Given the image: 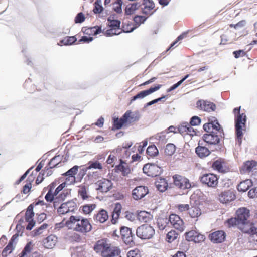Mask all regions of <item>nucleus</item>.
Masks as SVG:
<instances>
[{
  "label": "nucleus",
  "instance_id": "nucleus-2",
  "mask_svg": "<svg viewBox=\"0 0 257 257\" xmlns=\"http://www.w3.org/2000/svg\"><path fill=\"white\" fill-rule=\"evenodd\" d=\"M65 225L69 229L83 233L90 231L92 228L89 221L79 216H71Z\"/></svg>",
  "mask_w": 257,
  "mask_h": 257
},
{
  "label": "nucleus",
  "instance_id": "nucleus-19",
  "mask_svg": "<svg viewBox=\"0 0 257 257\" xmlns=\"http://www.w3.org/2000/svg\"><path fill=\"white\" fill-rule=\"evenodd\" d=\"M209 237L213 243H221L225 240L226 234L223 231H217L210 234Z\"/></svg>",
  "mask_w": 257,
  "mask_h": 257
},
{
  "label": "nucleus",
  "instance_id": "nucleus-55",
  "mask_svg": "<svg viewBox=\"0 0 257 257\" xmlns=\"http://www.w3.org/2000/svg\"><path fill=\"white\" fill-rule=\"evenodd\" d=\"M200 123L201 119L197 116H194L191 118L189 124L191 125L196 126L200 124Z\"/></svg>",
  "mask_w": 257,
  "mask_h": 257
},
{
  "label": "nucleus",
  "instance_id": "nucleus-60",
  "mask_svg": "<svg viewBox=\"0 0 257 257\" xmlns=\"http://www.w3.org/2000/svg\"><path fill=\"white\" fill-rule=\"evenodd\" d=\"M55 196L54 193H53V192H51V190H49L48 193L46 194L45 198L47 201L52 202L54 200V197Z\"/></svg>",
  "mask_w": 257,
  "mask_h": 257
},
{
  "label": "nucleus",
  "instance_id": "nucleus-63",
  "mask_svg": "<svg viewBox=\"0 0 257 257\" xmlns=\"http://www.w3.org/2000/svg\"><path fill=\"white\" fill-rule=\"evenodd\" d=\"M147 215H148V214L146 212L141 211L140 213H138V218L140 220L142 219V221H143L144 222H147Z\"/></svg>",
  "mask_w": 257,
  "mask_h": 257
},
{
  "label": "nucleus",
  "instance_id": "nucleus-36",
  "mask_svg": "<svg viewBox=\"0 0 257 257\" xmlns=\"http://www.w3.org/2000/svg\"><path fill=\"white\" fill-rule=\"evenodd\" d=\"M257 245V229H255L251 235H250L248 238V247L250 249H252V245Z\"/></svg>",
  "mask_w": 257,
  "mask_h": 257
},
{
  "label": "nucleus",
  "instance_id": "nucleus-17",
  "mask_svg": "<svg viewBox=\"0 0 257 257\" xmlns=\"http://www.w3.org/2000/svg\"><path fill=\"white\" fill-rule=\"evenodd\" d=\"M112 185V183L110 180L102 178L97 181V190L101 192H107L111 188Z\"/></svg>",
  "mask_w": 257,
  "mask_h": 257
},
{
  "label": "nucleus",
  "instance_id": "nucleus-14",
  "mask_svg": "<svg viewBox=\"0 0 257 257\" xmlns=\"http://www.w3.org/2000/svg\"><path fill=\"white\" fill-rule=\"evenodd\" d=\"M218 199L221 203L227 204L235 199V195L233 191L228 190L222 192L219 195Z\"/></svg>",
  "mask_w": 257,
  "mask_h": 257
},
{
  "label": "nucleus",
  "instance_id": "nucleus-61",
  "mask_svg": "<svg viewBox=\"0 0 257 257\" xmlns=\"http://www.w3.org/2000/svg\"><path fill=\"white\" fill-rule=\"evenodd\" d=\"M93 40L92 36H84L81 37L79 40V43H89Z\"/></svg>",
  "mask_w": 257,
  "mask_h": 257
},
{
  "label": "nucleus",
  "instance_id": "nucleus-29",
  "mask_svg": "<svg viewBox=\"0 0 257 257\" xmlns=\"http://www.w3.org/2000/svg\"><path fill=\"white\" fill-rule=\"evenodd\" d=\"M256 162L254 161H246L242 167V170L244 173L250 172L256 166Z\"/></svg>",
  "mask_w": 257,
  "mask_h": 257
},
{
  "label": "nucleus",
  "instance_id": "nucleus-47",
  "mask_svg": "<svg viewBox=\"0 0 257 257\" xmlns=\"http://www.w3.org/2000/svg\"><path fill=\"white\" fill-rule=\"evenodd\" d=\"M189 123L187 122L182 123L178 127V132L182 135H187V131L188 129Z\"/></svg>",
  "mask_w": 257,
  "mask_h": 257
},
{
  "label": "nucleus",
  "instance_id": "nucleus-44",
  "mask_svg": "<svg viewBox=\"0 0 257 257\" xmlns=\"http://www.w3.org/2000/svg\"><path fill=\"white\" fill-rule=\"evenodd\" d=\"M48 225L46 223H44L42 225H41L38 228L32 231L33 236H35L39 235L41 234H42L43 232V230L46 229L48 227Z\"/></svg>",
  "mask_w": 257,
  "mask_h": 257
},
{
  "label": "nucleus",
  "instance_id": "nucleus-16",
  "mask_svg": "<svg viewBox=\"0 0 257 257\" xmlns=\"http://www.w3.org/2000/svg\"><path fill=\"white\" fill-rule=\"evenodd\" d=\"M96 169V161H89L86 165L83 166L82 170L83 171V175L87 174V175L90 178H93L95 176V172L93 170Z\"/></svg>",
  "mask_w": 257,
  "mask_h": 257
},
{
  "label": "nucleus",
  "instance_id": "nucleus-33",
  "mask_svg": "<svg viewBox=\"0 0 257 257\" xmlns=\"http://www.w3.org/2000/svg\"><path fill=\"white\" fill-rule=\"evenodd\" d=\"M34 205L33 204H30L27 208L25 213V219L27 221L33 220L34 212H33Z\"/></svg>",
  "mask_w": 257,
  "mask_h": 257
},
{
  "label": "nucleus",
  "instance_id": "nucleus-6",
  "mask_svg": "<svg viewBox=\"0 0 257 257\" xmlns=\"http://www.w3.org/2000/svg\"><path fill=\"white\" fill-rule=\"evenodd\" d=\"M143 170L145 174L152 177L159 176L162 171L161 167L154 164H147L145 165Z\"/></svg>",
  "mask_w": 257,
  "mask_h": 257
},
{
  "label": "nucleus",
  "instance_id": "nucleus-40",
  "mask_svg": "<svg viewBox=\"0 0 257 257\" xmlns=\"http://www.w3.org/2000/svg\"><path fill=\"white\" fill-rule=\"evenodd\" d=\"M108 25L110 28H112L117 29L118 31H120V21L118 20H111L110 18L108 19Z\"/></svg>",
  "mask_w": 257,
  "mask_h": 257
},
{
  "label": "nucleus",
  "instance_id": "nucleus-15",
  "mask_svg": "<svg viewBox=\"0 0 257 257\" xmlns=\"http://www.w3.org/2000/svg\"><path fill=\"white\" fill-rule=\"evenodd\" d=\"M121 237L125 244H131L133 242L134 235H133L131 229L127 227L123 226L120 229Z\"/></svg>",
  "mask_w": 257,
  "mask_h": 257
},
{
  "label": "nucleus",
  "instance_id": "nucleus-56",
  "mask_svg": "<svg viewBox=\"0 0 257 257\" xmlns=\"http://www.w3.org/2000/svg\"><path fill=\"white\" fill-rule=\"evenodd\" d=\"M85 20L84 14L80 12L79 13L75 18V22L76 23H81Z\"/></svg>",
  "mask_w": 257,
  "mask_h": 257
},
{
  "label": "nucleus",
  "instance_id": "nucleus-58",
  "mask_svg": "<svg viewBox=\"0 0 257 257\" xmlns=\"http://www.w3.org/2000/svg\"><path fill=\"white\" fill-rule=\"evenodd\" d=\"M78 194L84 200L88 198L86 189L84 187H82L78 191Z\"/></svg>",
  "mask_w": 257,
  "mask_h": 257
},
{
  "label": "nucleus",
  "instance_id": "nucleus-35",
  "mask_svg": "<svg viewBox=\"0 0 257 257\" xmlns=\"http://www.w3.org/2000/svg\"><path fill=\"white\" fill-rule=\"evenodd\" d=\"M139 5L137 3L130 4L125 7V12L126 15H131L139 8Z\"/></svg>",
  "mask_w": 257,
  "mask_h": 257
},
{
  "label": "nucleus",
  "instance_id": "nucleus-41",
  "mask_svg": "<svg viewBox=\"0 0 257 257\" xmlns=\"http://www.w3.org/2000/svg\"><path fill=\"white\" fill-rule=\"evenodd\" d=\"M212 131L215 132V133L219 135L220 136H224L223 129L221 127L218 121L212 123Z\"/></svg>",
  "mask_w": 257,
  "mask_h": 257
},
{
  "label": "nucleus",
  "instance_id": "nucleus-22",
  "mask_svg": "<svg viewBox=\"0 0 257 257\" xmlns=\"http://www.w3.org/2000/svg\"><path fill=\"white\" fill-rule=\"evenodd\" d=\"M57 241V237L54 235H50L43 240V244L45 248L51 249L55 245Z\"/></svg>",
  "mask_w": 257,
  "mask_h": 257
},
{
  "label": "nucleus",
  "instance_id": "nucleus-11",
  "mask_svg": "<svg viewBox=\"0 0 257 257\" xmlns=\"http://www.w3.org/2000/svg\"><path fill=\"white\" fill-rule=\"evenodd\" d=\"M149 193L148 187L144 186H139L134 188L132 193L133 198L135 200H139L144 197Z\"/></svg>",
  "mask_w": 257,
  "mask_h": 257
},
{
  "label": "nucleus",
  "instance_id": "nucleus-12",
  "mask_svg": "<svg viewBox=\"0 0 257 257\" xmlns=\"http://www.w3.org/2000/svg\"><path fill=\"white\" fill-rule=\"evenodd\" d=\"M223 136H220L215 133V132L211 131L210 134H204L202 138L204 142L209 144H217L219 143L220 139Z\"/></svg>",
  "mask_w": 257,
  "mask_h": 257
},
{
  "label": "nucleus",
  "instance_id": "nucleus-24",
  "mask_svg": "<svg viewBox=\"0 0 257 257\" xmlns=\"http://www.w3.org/2000/svg\"><path fill=\"white\" fill-rule=\"evenodd\" d=\"M117 172H121L123 176H126L130 172V169L127 163L121 161L120 163L116 166Z\"/></svg>",
  "mask_w": 257,
  "mask_h": 257
},
{
  "label": "nucleus",
  "instance_id": "nucleus-34",
  "mask_svg": "<svg viewBox=\"0 0 257 257\" xmlns=\"http://www.w3.org/2000/svg\"><path fill=\"white\" fill-rule=\"evenodd\" d=\"M108 218V215L106 210L101 209L97 213V221L98 220L100 223H104Z\"/></svg>",
  "mask_w": 257,
  "mask_h": 257
},
{
  "label": "nucleus",
  "instance_id": "nucleus-8",
  "mask_svg": "<svg viewBox=\"0 0 257 257\" xmlns=\"http://www.w3.org/2000/svg\"><path fill=\"white\" fill-rule=\"evenodd\" d=\"M76 208V203L70 200L62 203L60 206L58 207L57 212L60 215H63L70 212H73Z\"/></svg>",
  "mask_w": 257,
  "mask_h": 257
},
{
  "label": "nucleus",
  "instance_id": "nucleus-31",
  "mask_svg": "<svg viewBox=\"0 0 257 257\" xmlns=\"http://www.w3.org/2000/svg\"><path fill=\"white\" fill-rule=\"evenodd\" d=\"M33 246L32 242L27 243L22 252L19 254V257H27L28 254L32 250Z\"/></svg>",
  "mask_w": 257,
  "mask_h": 257
},
{
  "label": "nucleus",
  "instance_id": "nucleus-53",
  "mask_svg": "<svg viewBox=\"0 0 257 257\" xmlns=\"http://www.w3.org/2000/svg\"><path fill=\"white\" fill-rule=\"evenodd\" d=\"M213 168L219 172H222L223 171V167L222 163L218 160L215 161L212 165Z\"/></svg>",
  "mask_w": 257,
  "mask_h": 257
},
{
  "label": "nucleus",
  "instance_id": "nucleus-49",
  "mask_svg": "<svg viewBox=\"0 0 257 257\" xmlns=\"http://www.w3.org/2000/svg\"><path fill=\"white\" fill-rule=\"evenodd\" d=\"M121 31H118L116 29L110 28V29L107 30L106 31L104 32V34L106 36H111L113 35H119L121 32Z\"/></svg>",
  "mask_w": 257,
  "mask_h": 257
},
{
  "label": "nucleus",
  "instance_id": "nucleus-4",
  "mask_svg": "<svg viewBox=\"0 0 257 257\" xmlns=\"http://www.w3.org/2000/svg\"><path fill=\"white\" fill-rule=\"evenodd\" d=\"M155 234V230L153 227L147 224L138 227L136 229L137 236L142 239H149Z\"/></svg>",
  "mask_w": 257,
  "mask_h": 257
},
{
  "label": "nucleus",
  "instance_id": "nucleus-10",
  "mask_svg": "<svg viewBox=\"0 0 257 257\" xmlns=\"http://www.w3.org/2000/svg\"><path fill=\"white\" fill-rule=\"evenodd\" d=\"M169 222L172 226L180 232L184 229V225L183 220L177 215L171 214L169 216Z\"/></svg>",
  "mask_w": 257,
  "mask_h": 257
},
{
  "label": "nucleus",
  "instance_id": "nucleus-27",
  "mask_svg": "<svg viewBox=\"0 0 257 257\" xmlns=\"http://www.w3.org/2000/svg\"><path fill=\"white\" fill-rule=\"evenodd\" d=\"M196 153L200 158H203L210 154V151L207 148L199 145L196 148Z\"/></svg>",
  "mask_w": 257,
  "mask_h": 257
},
{
  "label": "nucleus",
  "instance_id": "nucleus-30",
  "mask_svg": "<svg viewBox=\"0 0 257 257\" xmlns=\"http://www.w3.org/2000/svg\"><path fill=\"white\" fill-rule=\"evenodd\" d=\"M169 222V218L168 219L167 217H160L157 219V224L158 228L160 230H163L166 228Z\"/></svg>",
  "mask_w": 257,
  "mask_h": 257
},
{
  "label": "nucleus",
  "instance_id": "nucleus-25",
  "mask_svg": "<svg viewBox=\"0 0 257 257\" xmlns=\"http://www.w3.org/2000/svg\"><path fill=\"white\" fill-rule=\"evenodd\" d=\"M63 157V156L58 155L55 156L52 159H51L49 162V168H47V170L57 167L62 161Z\"/></svg>",
  "mask_w": 257,
  "mask_h": 257
},
{
  "label": "nucleus",
  "instance_id": "nucleus-28",
  "mask_svg": "<svg viewBox=\"0 0 257 257\" xmlns=\"http://www.w3.org/2000/svg\"><path fill=\"white\" fill-rule=\"evenodd\" d=\"M155 185L157 189L162 192L165 191L168 187V184L164 178H160L159 180L155 182Z\"/></svg>",
  "mask_w": 257,
  "mask_h": 257
},
{
  "label": "nucleus",
  "instance_id": "nucleus-42",
  "mask_svg": "<svg viewBox=\"0 0 257 257\" xmlns=\"http://www.w3.org/2000/svg\"><path fill=\"white\" fill-rule=\"evenodd\" d=\"M123 2L122 0H116L112 4L113 10L117 13L122 12V5Z\"/></svg>",
  "mask_w": 257,
  "mask_h": 257
},
{
  "label": "nucleus",
  "instance_id": "nucleus-57",
  "mask_svg": "<svg viewBox=\"0 0 257 257\" xmlns=\"http://www.w3.org/2000/svg\"><path fill=\"white\" fill-rule=\"evenodd\" d=\"M146 18L142 16H136L134 18V22L139 26L146 20Z\"/></svg>",
  "mask_w": 257,
  "mask_h": 257
},
{
  "label": "nucleus",
  "instance_id": "nucleus-32",
  "mask_svg": "<svg viewBox=\"0 0 257 257\" xmlns=\"http://www.w3.org/2000/svg\"><path fill=\"white\" fill-rule=\"evenodd\" d=\"M113 129H120L122 127L123 125L127 123L125 119L123 118V116L120 118H113Z\"/></svg>",
  "mask_w": 257,
  "mask_h": 257
},
{
  "label": "nucleus",
  "instance_id": "nucleus-64",
  "mask_svg": "<svg viewBox=\"0 0 257 257\" xmlns=\"http://www.w3.org/2000/svg\"><path fill=\"white\" fill-rule=\"evenodd\" d=\"M248 195L250 198H254L257 196V188H254L249 190Z\"/></svg>",
  "mask_w": 257,
  "mask_h": 257
},
{
  "label": "nucleus",
  "instance_id": "nucleus-3",
  "mask_svg": "<svg viewBox=\"0 0 257 257\" xmlns=\"http://www.w3.org/2000/svg\"><path fill=\"white\" fill-rule=\"evenodd\" d=\"M240 107L235 108L233 109V113L235 115V130L236 134V141L240 145L242 142V137L243 136V127L245 126L246 121V115L244 113H240Z\"/></svg>",
  "mask_w": 257,
  "mask_h": 257
},
{
  "label": "nucleus",
  "instance_id": "nucleus-18",
  "mask_svg": "<svg viewBox=\"0 0 257 257\" xmlns=\"http://www.w3.org/2000/svg\"><path fill=\"white\" fill-rule=\"evenodd\" d=\"M140 118V114L138 111L132 112L127 111L123 115V118L125 119L127 123H132L138 121Z\"/></svg>",
  "mask_w": 257,
  "mask_h": 257
},
{
  "label": "nucleus",
  "instance_id": "nucleus-21",
  "mask_svg": "<svg viewBox=\"0 0 257 257\" xmlns=\"http://www.w3.org/2000/svg\"><path fill=\"white\" fill-rule=\"evenodd\" d=\"M239 228L242 232L249 234L250 235H251L256 229L253 224L247 222V221L243 224L241 223Z\"/></svg>",
  "mask_w": 257,
  "mask_h": 257
},
{
  "label": "nucleus",
  "instance_id": "nucleus-51",
  "mask_svg": "<svg viewBox=\"0 0 257 257\" xmlns=\"http://www.w3.org/2000/svg\"><path fill=\"white\" fill-rule=\"evenodd\" d=\"M197 231L191 230L185 233L186 239L189 241H194V238H196Z\"/></svg>",
  "mask_w": 257,
  "mask_h": 257
},
{
  "label": "nucleus",
  "instance_id": "nucleus-20",
  "mask_svg": "<svg viewBox=\"0 0 257 257\" xmlns=\"http://www.w3.org/2000/svg\"><path fill=\"white\" fill-rule=\"evenodd\" d=\"M249 210L245 208H240L237 210L236 218L240 224H243L247 221L249 217Z\"/></svg>",
  "mask_w": 257,
  "mask_h": 257
},
{
  "label": "nucleus",
  "instance_id": "nucleus-26",
  "mask_svg": "<svg viewBox=\"0 0 257 257\" xmlns=\"http://www.w3.org/2000/svg\"><path fill=\"white\" fill-rule=\"evenodd\" d=\"M252 185L251 180L246 179L242 182H241L238 185L237 189L239 191L245 192Z\"/></svg>",
  "mask_w": 257,
  "mask_h": 257
},
{
  "label": "nucleus",
  "instance_id": "nucleus-50",
  "mask_svg": "<svg viewBox=\"0 0 257 257\" xmlns=\"http://www.w3.org/2000/svg\"><path fill=\"white\" fill-rule=\"evenodd\" d=\"M95 208V204H87L82 207V211L85 214H89Z\"/></svg>",
  "mask_w": 257,
  "mask_h": 257
},
{
  "label": "nucleus",
  "instance_id": "nucleus-45",
  "mask_svg": "<svg viewBox=\"0 0 257 257\" xmlns=\"http://www.w3.org/2000/svg\"><path fill=\"white\" fill-rule=\"evenodd\" d=\"M178 237V234L174 230H171L169 231L166 236V240L168 242H172L175 240Z\"/></svg>",
  "mask_w": 257,
  "mask_h": 257
},
{
  "label": "nucleus",
  "instance_id": "nucleus-9",
  "mask_svg": "<svg viewBox=\"0 0 257 257\" xmlns=\"http://www.w3.org/2000/svg\"><path fill=\"white\" fill-rule=\"evenodd\" d=\"M196 107L200 110L209 112L215 111L216 105L209 101L200 99L197 101Z\"/></svg>",
  "mask_w": 257,
  "mask_h": 257
},
{
  "label": "nucleus",
  "instance_id": "nucleus-38",
  "mask_svg": "<svg viewBox=\"0 0 257 257\" xmlns=\"http://www.w3.org/2000/svg\"><path fill=\"white\" fill-rule=\"evenodd\" d=\"M189 213L192 218L198 217L201 214V210L197 206H193L189 209Z\"/></svg>",
  "mask_w": 257,
  "mask_h": 257
},
{
  "label": "nucleus",
  "instance_id": "nucleus-1",
  "mask_svg": "<svg viewBox=\"0 0 257 257\" xmlns=\"http://www.w3.org/2000/svg\"><path fill=\"white\" fill-rule=\"evenodd\" d=\"M97 253L101 257H119L121 254V249L118 246L112 245L106 239L97 241Z\"/></svg>",
  "mask_w": 257,
  "mask_h": 257
},
{
  "label": "nucleus",
  "instance_id": "nucleus-13",
  "mask_svg": "<svg viewBox=\"0 0 257 257\" xmlns=\"http://www.w3.org/2000/svg\"><path fill=\"white\" fill-rule=\"evenodd\" d=\"M161 85H157L154 87H151L148 90L142 91L138 93L137 95L132 97L130 103H132L133 101L137 99H142L148 95L152 94V93L158 90L161 87Z\"/></svg>",
  "mask_w": 257,
  "mask_h": 257
},
{
  "label": "nucleus",
  "instance_id": "nucleus-62",
  "mask_svg": "<svg viewBox=\"0 0 257 257\" xmlns=\"http://www.w3.org/2000/svg\"><path fill=\"white\" fill-rule=\"evenodd\" d=\"M245 52L242 50L235 51L233 52V54L235 58H238L245 56Z\"/></svg>",
  "mask_w": 257,
  "mask_h": 257
},
{
  "label": "nucleus",
  "instance_id": "nucleus-39",
  "mask_svg": "<svg viewBox=\"0 0 257 257\" xmlns=\"http://www.w3.org/2000/svg\"><path fill=\"white\" fill-rule=\"evenodd\" d=\"M146 153L150 157H155L158 154V150L154 145H151L147 149Z\"/></svg>",
  "mask_w": 257,
  "mask_h": 257
},
{
  "label": "nucleus",
  "instance_id": "nucleus-59",
  "mask_svg": "<svg viewBox=\"0 0 257 257\" xmlns=\"http://www.w3.org/2000/svg\"><path fill=\"white\" fill-rule=\"evenodd\" d=\"M205 238V237L203 235L197 232L196 235V238H194V242L195 243H199L203 241Z\"/></svg>",
  "mask_w": 257,
  "mask_h": 257
},
{
  "label": "nucleus",
  "instance_id": "nucleus-52",
  "mask_svg": "<svg viewBox=\"0 0 257 257\" xmlns=\"http://www.w3.org/2000/svg\"><path fill=\"white\" fill-rule=\"evenodd\" d=\"M14 248V245L11 242H9L8 244L4 248L2 252L3 255H6L8 253L10 254L12 252V250Z\"/></svg>",
  "mask_w": 257,
  "mask_h": 257
},
{
  "label": "nucleus",
  "instance_id": "nucleus-5",
  "mask_svg": "<svg viewBox=\"0 0 257 257\" xmlns=\"http://www.w3.org/2000/svg\"><path fill=\"white\" fill-rule=\"evenodd\" d=\"M173 179L174 185L181 189H188L192 186L188 179L181 175H175Z\"/></svg>",
  "mask_w": 257,
  "mask_h": 257
},
{
  "label": "nucleus",
  "instance_id": "nucleus-48",
  "mask_svg": "<svg viewBox=\"0 0 257 257\" xmlns=\"http://www.w3.org/2000/svg\"><path fill=\"white\" fill-rule=\"evenodd\" d=\"M82 31L85 34L91 36L92 35H96V26L88 28H82Z\"/></svg>",
  "mask_w": 257,
  "mask_h": 257
},
{
  "label": "nucleus",
  "instance_id": "nucleus-23",
  "mask_svg": "<svg viewBox=\"0 0 257 257\" xmlns=\"http://www.w3.org/2000/svg\"><path fill=\"white\" fill-rule=\"evenodd\" d=\"M145 1V0H144ZM144 7L142 8V13L145 15H151L153 13V10L155 7V4L153 1L148 0L143 4Z\"/></svg>",
  "mask_w": 257,
  "mask_h": 257
},
{
  "label": "nucleus",
  "instance_id": "nucleus-7",
  "mask_svg": "<svg viewBox=\"0 0 257 257\" xmlns=\"http://www.w3.org/2000/svg\"><path fill=\"white\" fill-rule=\"evenodd\" d=\"M200 181L208 187L214 188L218 184V178L213 174H205L200 177Z\"/></svg>",
  "mask_w": 257,
  "mask_h": 257
},
{
  "label": "nucleus",
  "instance_id": "nucleus-43",
  "mask_svg": "<svg viewBox=\"0 0 257 257\" xmlns=\"http://www.w3.org/2000/svg\"><path fill=\"white\" fill-rule=\"evenodd\" d=\"M226 223L228 227H234L235 226H238L239 227L240 225V223L236 217L231 218L228 219L226 221Z\"/></svg>",
  "mask_w": 257,
  "mask_h": 257
},
{
  "label": "nucleus",
  "instance_id": "nucleus-54",
  "mask_svg": "<svg viewBox=\"0 0 257 257\" xmlns=\"http://www.w3.org/2000/svg\"><path fill=\"white\" fill-rule=\"evenodd\" d=\"M78 169V166H74L72 168L69 169L67 172L65 173V175L67 176H71L74 175L76 174Z\"/></svg>",
  "mask_w": 257,
  "mask_h": 257
},
{
  "label": "nucleus",
  "instance_id": "nucleus-46",
  "mask_svg": "<svg viewBox=\"0 0 257 257\" xmlns=\"http://www.w3.org/2000/svg\"><path fill=\"white\" fill-rule=\"evenodd\" d=\"M176 150V147L173 144H168L166 145L165 152L166 155L171 156L173 155Z\"/></svg>",
  "mask_w": 257,
  "mask_h": 257
},
{
  "label": "nucleus",
  "instance_id": "nucleus-37",
  "mask_svg": "<svg viewBox=\"0 0 257 257\" xmlns=\"http://www.w3.org/2000/svg\"><path fill=\"white\" fill-rule=\"evenodd\" d=\"M77 40L75 36L66 37L62 40L60 43L61 45H70L73 44Z\"/></svg>",
  "mask_w": 257,
  "mask_h": 257
}]
</instances>
